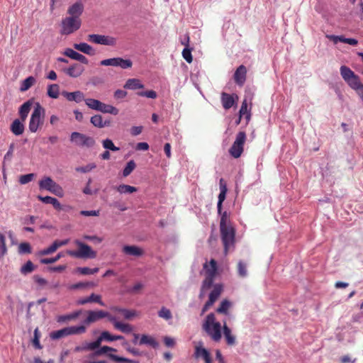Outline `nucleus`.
<instances>
[{"label":"nucleus","instance_id":"1","mask_svg":"<svg viewBox=\"0 0 363 363\" xmlns=\"http://www.w3.org/2000/svg\"><path fill=\"white\" fill-rule=\"evenodd\" d=\"M45 113V108L39 103H36L29 121L28 128L31 133L37 132L43 125Z\"/></svg>","mask_w":363,"mask_h":363},{"label":"nucleus","instance_id":"2","mask_svg":"<svg viewBox=\"0 0 363 363\" xmlns=\"http://www.w3.org/2000/svg\"><path fill=\"white\" fill-rule=\"evenodd\" d=\"M70 141L76 146L80 147L91 148L96 145L93 137L79 132H72L70 135Z\"/></svg>","mask_w":363,"mask_h":363},{"label":"nucleus","instance_id":"3","mask_svg":"<svg viewBox=\"0 0 363 363\" xmlns=\"http://www.w3.org/2000/svg\"><path fill=\"white\" fill-rule=\"evenodd\" d=\"M82 24L80 18L67 16L62 19L61 23V34L69 35L79 29Z\"/></svg>","mask_w":363,"mask_h":363},{"label":"nucleus","instance_id":"4","mask_svg":"<svg viewBox=\"0 0 363 363\" xmlns=\"http://www.w3.org/2000/svg\"><path fill=\"white\" fill-rule=\"evenodd\" d=\"M220 237L223 244L224 250L234 247L235 243V228L233 225L225 228H220Z\"/></svg>","mask_w":363,"mask_h":363},{"label":"nucleus","instance_id":"5","mask_svg":"<svg viewBox=\"0 0 363 363\" xmlns=\"http://www.w3.org/2000/svg\"><path fill=\"white\" fill-rule=\"evenodd\" d=\"M39 187L40 189L49 191L59 197L63 196L62 188L50 177H45L39 181Z\"/></svg>","mask_w":363,"mask_h":363},{"label":"nucleus","instance_id":"6","mask_svg":"<svg viewBox=\"0 0 363 363\" xmlns=\"http://www.w3.org/2000/svg\"><path fill=\"white\" fill-rule=\"evenodd\" d=\"M246 140V133L244 131H240L237 135L235 140L233 143L229 150L230 155L234 158H238L243 152L244 144Z\"/></svg>","mask_w":363,"mask_h":363},{"label":"nucleus","instance_id":"7","mask_svg":"<svg viewBox=\"0 0 363 363\" xmlns=\"http://www.w3.org/2000/svg\"><path fill=\"white\" fill-rule=\"evenodd\" d=\"M100 65L102 66L121 67V69H126L132 67L133 62L129 59H123L118 57L103 60L100 62Z\"/></svg>","mask_w":363,"mask_h":363},{"label":"nucleus","instance_id":"8","mask_svg":"<svg viewBox=\"0 0 363 363\" xmlns=\"http://www.w3.org/2000/svg\"><path fill=\"white\" fill-rule=\"evenodd\" d=\"M87 40L95 44L114 46L116 45V39L113 37L99 35V34H90L87 36Z\"/></svg>","mask_w":363,"mask_h":363},{"label":"nucleus","instance_id":"9","mask_svg":"<svg viewBox=\"0 0 363 363\" xmlns=\"http://www.w3.org/2000/svg\"><path fill=\"white\" fill-rule=\"evenodd\" d=\"M220 193L218 196L217 210L220 213V209L223 207V203L226 198L228 191L227 184L224 179L220 178L219 181Z\"/></svg>","mask_w":363,"mask_h":363},{"label":"nucleus","instance_id":"10","mask_svg":"<svg viewBox=\"0 0 363 363\" xmlns=\"http://www.w3.org/2000/svg\"><path fill=\"white\" fill-rule=\"evenodd\" d=\"M238 99L236 94H230L225 92L221 94V103L223 107L225 110H228L232 108L235 104L236 100Z\"/></svg>","mask_w":363,"mask_h":363},{"label":"nucleus","instance_id":"11","mask_svg":"<svg viewBox=\"0 0 363 363\" xmlns=\"http://www.w3.org/2000/svg\"><path fill=\"white\" fill-rule=\"evenodd\" d=\"M247 68L245 65H240L234 73V79L239 86H242L246 81Z\"/></svg>","mask_w":363,"mask_h":363},{"label":"nucleus","instance_id":"12","mask_svg":"<svg viewBox=\"0 0 363 363\" xmlns=\"http://www.w3.org/2000/svg\"><path fill=\"white\" fill-rule=\"evenodd\" d=\"M350 88L357 91L360 98L363 101V84L361 82L358 75L355 74L352 79L347 82Z\"/></svg>","mask_w":363,"mask_h":363},{"label":"nucleus","instance_id":"13","mask_svg":"<svg viewBox=\"0 0 363 363\" xmlns=\"http://www.w3.org/2000/svg\"><path fill=\"white\" fill-rule=\"evenodd\" d=\"M64 72L68 76L74 78H77L82 75L84 71V68L82 65L78 63H74L68 68L64 69Z\"/></svg>","mask_w":363,"mask_h":363},{"label":"nucleus","instance_id":"14","mask_svg":"<svg viewBox=\"0 0 363 363\" xmlns=\"http://www.w3.org/2000/svg\"><path fill=\"white\" fill-rule=\"evenodd\" d=\"M326 38L332 40L335 44H337L338 42L347 43L352 46H356L358 44L357 39L345 38L344 35H327Z\"/></svg>","mask_w":363,"mask_h":363},{"label":"nucleus","instance_id":"15","mask_svg":"<svg viewBox=\"0 0 363 363\" xmlns=\"http://www.w3.org/2000/svg\"><path fill=\"white\" fill-rule=\"evenodd\" d=\"M62 96L66 98L69 101H75L76 103H80L84 101V94L81 91H76L73 92L62 91Z\"/></svg>","mask_w":363,"mask_h":363},{"label":"nucleus","instance_id":"16","mask_svg":"<svg viewBox=\"0 0 363 363\" xmlns=\"http://www.w3.org/2000/svg\"><path fill=\"white\" fill-rule=\"evenodd\" d=\"M83 11L84 4L81 1H77L69 7L67 13L69 15V16L80 18Z\"/></svg>","mask_w":363,"mask_h":363},{"label":"nucleus","instance_id":"17","mask_svg":"<svg viewBox=\"0 0 363 363\" xmlns=\"http://www.w3.org/2000/svg\"><path fill=\"white\" fill-rule=\"evenodd\" d=\"M91 123L96 128H103L108 127L111 125L110 120H103V117L101 115H94L90 119Z\"/></svg>","mask_w":363,"mask_h":363},{"label":"nucleus","instance_id":"18","mask_svg":"<svg viewBox=\"0 0 363 363\" xmlns=\"http://www.w3.org/2000/svg\"><path fill=\"white\" fill-rule=\"evenodd\" d=\"M33 105V101L28 100L23 103L19 108V116L22 122H24L28 117Z\"/></svg>","mask_w":363,"mask_h":363},{"label":"nucleus","instance_id":"19","mask_svg":"<svg viewBox=\"0 0 363 363\" xmlns=\"http://www.w3.org/2000/svg\"><path fill=\"white\" fill-rule=\"evenodd\" d=\"M74 48L76 50L89 55H94L95 54L94 49L86 43H75L74 44Z\"/></svg>","mask_w":363,"mask_h":363},{"label":"nucleus","instance_id":"20","mask_svg":"<svg viewBox=\"0 0 363 363\" xmlns=\"http://www.w3.org/2000/svg\"><path fill=\"white\" fill-rule=\"evenodd\" d=\"M38 199L45 203L52 204L53 206V207L55 208V209H56L57 211H60L62 209L61 203L59 202V201L57 199H55L54 197H51L49 196H38Z\"/></svg>","mask_w":363,"mask_h":363},{"label":"nucleus","instance_id":"21","mask_svg":"<svg viewBox=\"0 0 363 363\" xmlns=\"http://www.w3.org/2000/svg\"><path fill=\"white\" fill-rule=\"evenodd\" d=\"M24 129V125L22 121H21L19 119H15L11 125V131L15 135L23 134Z\"/></svg>","mask_w":363,"mask_h":363},{"label":"nucleus","instance_id":"22","mask_svg":"<svg viewBox=\"0 0 363 363\" xmlns=\"http://www.w3.org/2000/svg\"><path fill=\"white\" fill-rule=\"evenodd\" d=\"M125 89L135 90L138 89H143L144 85L138 79H128L123 86Z\"/></svg>","mask_w":363,"mask_h":363},{"label":"nucleus","instance_id":"23","mask_svg":"<svg viewBox=\"0 0 363 363\" xmlns=\"http://www.w3.org/2000/svg\"><path fill=\"white\" fill-rule=\"evenodd\" d=\"M218 213L220 216V228L233 225L230 220V214L227 211H222L221 208L220 213L218 211Z\"/></svg>","mask_w":363,"mask_h":363},{"label":"nucleus","instance_id":"24","mask_svg":"<svg viewBox=\"0 0 363 363\" xmlns=\"http://www.w3.org/2000/svg\"><path fill=\"white\" fill-rule=\"evenodd\" d=\"M340 74L342 79L347 82L350 79H352L354 76H355L354 72L348 67L345 65H342L340 67Z\"/></svg>","mask_w":363,"mask_h":363},{"label":"nucleus","instance_id":"25","mask_svg":"<svg viewBox=\"0 0 363 363\" xmlns=\"http://www.w3.org/2000/svg\"><path fill=\"white\" fill-rule=\"evenodd\" d=\"M100 112H102L104 113H110L113 115H118L119 113V111L117 108L112 105L106 104L104 103H101V107L99 111Z\"/></svg>","mask_w":363,"mask_h":363},{"label":"nucleus","instance_id":"26","mask_svg":"<svg viewBox=\"0 0 363 363\" xmlns=\"http://www.w3.org/2000/svg\"><path fill=\"white\" fill-rule=\"evenodd\" d=\"M47 94L52 99H57L60 95V86L57 84H50L48 86Z\"/></svg>","mask_w":363,"mask_h":363},{"label":"nucleus","instance_id":"27","mask_svg":"<svg viewBox=\"0 0 363 363\" xmlns=\"http://www.w3.org/2000/svg\"><path fill=\"white\" fill-rule=\"evenodd\" d=\"M239 115L240 116H245L246 123H247L250 121L251 118V112L250 110L247 111V102L246 99H244L242 103L241 107L239 111Z\"/></svg>","mask_w":363,"mask_h":363},{"label":"nucleus","instance_id":"28","mask_svg":"<svg viewBox=\"0 0 363 363\" xmlns=\"http://www.w3.org/2000/svg\"><path fill=\"white\" fill-rule=\"evenodd\" d=\"M86 105L91 109L95 110V111H99L101 101L97 99L88 98L84 100Z\"/></svg>","mask_w":363,"mask_h":363},{"label":"nucleus","instance_id":"29","mask_svg":"<svg viewBox=\"0 0 363 363\" xmlns=\"http://www.w3.org/2000/svg\"><path fill=\"white\" fill-rule=\"evenodd\" d=\"M35 79L33 77H28L26 79H24L21 85L20 90L21 91H26L28 90L35 83Z\"/></svg>","mask_w":363,"mask_h":363},{"label":"nucleus","instance_id":"30","mask_svg":"<svg viewBox=\"0 0 363 363\" xmlns=\"http://www.w3.org/2000/svg\"><path fill=\"white\" fill-rule=\"evenodd\" d=\"M116 189L121 194H132L137 191L135 187L127 184H121Z\"/></svg>","mask_w":363,"mask_h":363},{"label":"nucleus","instance_id":"31","mask_svg":"<svg viewBox=\"0 0 363 363\" xmlns=\"http://www.w3.org/2000/svg\"><path fill=\"white\" fill-rule=\"evenodd\" d=\"M103 147L113 152L118 151L120 150L119 147H116L113 141L110 139H105L102 141Z\"/></svg>","mask_w":363,"mask_h":363},{"label":"nucleus","instance_id":"32","mask_svg":"<svg viewBox=\"0 0 363 363\" xmlns=\"http://www.w3.org/2000/svg\"><path fill=\"white\" fill-rule=\"evenodd\" d=\"M191 50L192 48H189L188 44H186V47H185L182 50V56L188 63H191L193 60Z\"/></svg>","mask_w":363,"mask_h":363},{"label":"nucleus","instance_id":"33","mask_svg":"<svg viewBox=\"0 0 363 363\" xmlns=\"http://www.w3.org/2000/svg\"><path fill=\"white\" fill-rule=\"evenodd\" d=\"M136 164L133 160H130L126 166L125 167L123 171V175L124 177H128L130 174V173L134 170L135 168Z\"/></svg>","mask_w":363,"mask_h":363},{"label":"nucleus","instance_id":"34","mask_svg":"<svg viewBox=\"0 0 363 363\" xmlns=\"http://www.w3.org/2000/svg\"><path fill=\"white\" fill-rule=\"evenodd\" d=\"M96 165L94 163H89L84 167H78L75 169L77 172L87 173L95 169Z\"/></svg>","mask_w":363,"mask_h":363},{"label":"nucleus","instance_id":"35","mask_svg":"<svg viewBox=\"0 0 363 363\" xmlns=\"http://www.w3.org/2000/svg\"><path fill=\"white\" fill-rule=\"evenodd\" d=\"M69 240H55L50 246H49L46 250H57L59 247H62L67 244Z\"/></svg>","mask_w":363,"mask_h":363},{"label":"nucleus","instance_id":"36","mask_svg":"<svg viewBox=\"0 0 363 363\" xmlns=\"http://www.w3.org/2000/svg\"><path fill=\"white\" fill-rule=\"evenodd\" d=\"M34 177L35 174L33 173L21 175L19 178V182L21 184H28L33 179Z\"/></svg>","mask_w":363,"mask_h":363},{"label":"nucleus","instance_id":"37","mask_svg":"<svg viewBox=\"0 0 363 363\" xmlns=\"http://www.w3.org/2000/svg\"><path fill=\"white\" fill-rule=\"evenodd\" d=\"M138 95L140 96H145L147 98L155 99L157 97V93L155 91L150 90L145 91H139Z\"/></svg>","mask_w":363,"mask_h":363},{"label":"nucleus","instance_id":"38","mask_svg":"<svg viewBox=\"0 0 363 363\" xmlns=\"http://www.w3.org/2000/svg\"><path fill=\"white\" fill-rule=\"evenodd\" d=\"M63 54L65 56L69 57H70L72 60H75L77 58V55L79 54V52L74 51V50H72L71 48H67V49L65 50Z\"/></svg>","mask_w":363,"mask_h":363},{"label":"nucleus","instance_id":"39","mask_svg":"<svg viewBox=\"0 0 363 363\" xmlns=\"http://www.w3.org/2000/svg\"><path fill=\"white\" fill-rule=\"evenodd\" d=\"M127 91L122 89H117L115 91L113 96L116 99H122L127 96Z\"/></svg>","mask_w":363,"mask_h":363},{"label":"nucleus","instance_id":"40","mask_svg":"<svg viewBox=\"0 0 363 363\" xmlns=\"http://www.w3.org/2000/svg\"><path fill=\"white\" fill-rule=\"evenodd\" d=\"M143 131V126H133L130 130V133L133 136H136L140 135Z\"/></svg>","mask_w":363,"mask_h":363},{"label":"nucleus","instance_id":"41","mask_svg":"<svg viewBox=\"0 0 363 363\" xmlns=\"http://www.w3.org/2000/svg\"><path fill=\"white\" fill-rule=\"evenodd\" d=\"M80 214L84 216H98L99 211H81Z\"/></svg>","mask_w":363,"mask_h":363},{"label":"nucleus","instance_id":"42","mask_svg":"<svg viewBox=\"0 0 363 363\" xmlns=\"http://www.w3.org/2000/svg\"><path fill=\"white\" fill-rule=\"evenodd\" d=\"M91 182H92L91 179H89V180H88L87 183H86V186L83 189V193L84 194L92 195L94 194V192L92 191V190L90 188V185L91 184Z\"/></svg>","mask_w":363,"mask_h":363},{"label":"nucleus","instance_id":"43","mask_svg":"<svg viewBox=\"0 0 363 363\" xmlns=\"http://www.w3.org/2000/svg\"><path fill=\"white\" fill-rule=\"evenodd\" d=\"M148 148L149 145L145 142L138 143L135 147L136 150H147Z\"/></svg>","mask_w":363,"mask_h":363},{"label":"nucleus","instance_id":"44","mask_svg":"<svg viewBox=\"0 0 363 363\" xmlns=\"http://www.w3.org/2000/svg\"><path fill=\"white\" fill-rule=\"evenodd\" d=\"M75 243L77 246L78 247V250H91V247L87 245L86 244L83 243L82 242L79 240H75Z\"/></svg>","mask_w":363,"mask_h":363},{"label":"nucleus","instance_id":"45","mask_svg":"<svg viewBox=\"0 0 363 363\" xmlns=\"http://www.w3.org/2000/svg\"><path fill=\"white\" fill-rule=\"evenodd\" d=\"M75 60H77L83 64L87 65L89 63L88 59L83 55L79 53Z\"/></svg>","mask_w":363,"mask_h":363},{"label":"nucleus","instance_id":"46","mask_svg":"<svg viewBox=\"0 0 363 363\" xmlns=\"http://www.w3.org/2000/svg\"><path fill=\"white\" fill-rule=\"evenodd\" d=\"M74 116H75V119L77 121L82 122L83 121L84 116H83V113L81 111H79V110H74Z\"/></svg>","mask_w":363,"mask_h":363},{"label":"nucleus","instance_id":"47","mask_svg":"<svg viewBox=\"0 0 363 363\" xmlns=\"http://www.w3.org/2000/svg\"><path fill=\"white\" fill-rule=\"evenodd\" d=\"M164 151L168 158L171 157V145L167 143L164 145Z\"/></svg>","mask_w":363,"mask_h":363},{"label":"nucleus","instance_id":"48","mask_svg":"<svg viewBox=\"0 0 363 363\" xmlns=\"http://www.w3.org/2000/svg\"><path fill=\"white\" fill-rule=\"evenodd\" d=\"M0 250H6V246L5 244V237L1 233H0Z\"/></svg>","mask_w":363,"mask_h":363},{"label":"nucleus","instance_id":"49","mask_svg":"<svg viewBox=\"0 0 363 363\" xmlns=\"http://www.w3.org/2000/svg\"><path fill=\"white\" fill-rule=\"evenodd\" d=\"M84 238L87 239V240H90L94 241V242H97V243H100L101 242V240H102L101 238H98L96 236H88V235H86V236H84Z\"/></svg>","mask_w":363,"mask_h":363},{"label":"nucleus","instance_id":"50","mask_svg":"<svg viewBox=\"0 0 363 363\" xmlns=\"http://www.w3.org/2000/svg\"><path fill=\"white\" fill-rule=\"evenodd\" d=\"M100 157L102 160H108L111 157L110 152L108 150H106L102 154L100 155Z\"/></svg>","mask_w":363,"mask_h":363},{"label":"nucleus","instance_id":"51","mask_svg":"<svg viewBox=\"0 0 363 363\" xmlns=\"http://www.w3.org/2000/svg\"><path fill=\"white\" fill-rule=\"evenodd\" d=\"M47 78L50 79V80H55L57 79V74L55 73V71L53 70H51L48 76H47Z\"/></svg>","mask_w":363,"mask_h":363},{"label":"nucleus","instance_id":"52","mask_svg":"<svg viewBox=\"0 0 363 363\" xmlns=\"http://www.w3.org/2000/svg\"><path fill=\"white\" fill-rule=\"evenodd\" d=\"M18 250H30V245L28 242L21 243L18 246Z\"/></svg>","mask_w":363,"mask_h":363},{"label":"nucleus","instance_id":"53","mask_svg":"<svg viewBox=\"0 0 363 363\" xmlns=\"http://www.w3.org/2000/svg\"><path fill=\"white\" fill-rule=\"evenodd\" d=\"M58 121H59V118L57 116L52 115L50 116V122L52 125L55 124Z\"/></svg>","mask_w":363,"mask_h":363},{"label":"nucleus","instance_id":"54","mask_svg":"<svg viewBox=\"0 0 363 363\" xmlns=\"http://www.w3.org/2000/svg\"><path fill=\"white\" fill-rule=\"evenodd\" d=\"M189 35H186L184 36V40H182V42H181V43H182V45H185V47H186V44H188V45H189Z\"/></svg>","mask_w":363,"mask_h":363},{"label":"nucleus","instance_id":"55","mask_svg":"<svg viewBox=\"0 0 363 363\" xmlns=\"http://www.w3.org/2000/svg\"><path fill=\"white\" fill-rule=\"evenodd\" d=\"M123 250H140V249L136 246L125 245L123 247Z\"/></svg>","mask_w":363,"mask_h":363},{"label":"nucleus","instance_id":"56","mask_svg":"<svg viewBox=\"0 0 363 363\" xmlns=\"http://www.w3.org/2000/svg\"><path fill=\"white\" fill-rule=\"evenodd\" d=\"M58 140V138L57 136H50L49 138V141L52 143V144H55L57 142Z\"/></svg>","mask_w":363,"mask_h":363},{"label":"nucleus","instance_id":"57","mask_svg":"<svg viewBox=\"0 0 363 363\" xmlns=\"http://www.w3.org/2000/svg\"><path fill=\"white\" fill-rule=\"evenodd\" d=\"M57 61L64 62V63H68V60L66 58H63V57H58Z\"/></svg>","mask_w":363,"mask_h":363},{"label":"nucleus","instance_id":"58","mask_svg":"<svg viewBox=\"0 0 363 363\" xmlns=\"http://www.w3.org/2000/svg\"><path fill=\"white\" fill-rule=\"evenodd\" d=\"M152 118L155 123L157 122V115L156 113L152 114Z\"/></svg>","mask_w":363,"mask_h":363},{"label":"nucleus","instance_id":"59","mask_svg":"<svg viewBox=\"0 0 363 363\" xmlns=\"http://www.w3.org/2000/svg\"><path fill=\"white\" fill-rule=\"evenodd\" d=\"M24 230L28 231V232H33L34 231L33 228H30V227H25L24 228Z\"/></svg>","mask_w":363,"mask_h":363},{"label":"nucleus","instance_id":"60","mask_svg":"<svg viewBox=\"0 0 363 363\" xmlns=\"http://www.w3.org/2000/svg\"><path fill=\"white\" fill-rule=\"evenodd\" d=\"M242 116H240L239 115V117L238 118V119L235 121V124L236 125H239L240 123V121H241V118H242Z\"/></svg>","mask_w":363,"mask_h":363},{"label":"nucleus","instance_id":"61","mask_svg":"<svg viewBox=\"0 0 363 363\" xmlns=\"http://www.w3.org/2000/svg\"><path fill=\"white\" fill-rule=\"evenodd\" d=\"M29 220H30V223H33L35 222V218L34 216H30L29 217Z\"/></svg>","mask_w":363,"mask_h":363},{"label":"nucleus","instance_id":"62","mask_svg":"<svg viewBox=\"0 0 363 363\" xmlns=\"http://www.w3.org/2000/svg\"><path fill=\"white\" fill-rule=\"evenodd\" d=\"M9 237L10 240H11V242H13V235L12 232L10 231L9 233Z\"/></svg>","mask_w":363,"mask_h":363},{"label":"nucleus","instance_id":"63","mask_svg":"<svg viewBox=\"0 0 363 363\" xmlns=\"http://www.w3.org/2000/svg\"><path fill=\"white\" fill-rule=\"evenodd\" d=\"M341 125L343 128L344 131H347V124L345 123H342Z\"/></svg>","mask_w":363,"mask_h":363},{"label":"nucleus","instance_id":"64","mask_svg":"<svg viewBox=\"0 0 363 363\" xmlns=\"http://www.w3.org/2000/svg\"><path fill=\"white\" fill-rule=\"evenodd\" d=\"M360 8H361V11H362V12L363 13V1H362V2L360 3Z\"/></svg>","mask_w":363,"mask_h":363}]
</instances>
